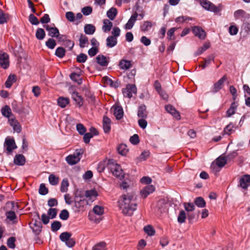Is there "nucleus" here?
Listing matches in <instances>:
<instances>
[{"mask_svg":"<svg viewBox=\"0 0 250 250\" xmlns=\"http://www.w3.org/2000/svg\"><path fill=\"white\" fill-rule=\"evenodd\" d=\"M8 18V14L4 13L3 11L0 9V24L6 23Z\"/></svg>","mask_w":250,"mask_h":250,"instance_id":"obj_44","label":"nucleus"},{"mask_svg":"<svg viewBox=\"0 0 250 250\" xmlns=\"http://www.w3.org/2000/svg\"><path fill=\"white\" fill-rule=\"evenodd\" d=\"M152 26V22L150 21H145L140 26L141 30L143 32L148 31Z\"/></svg>","mask_w":250,"mask_h":250,"instance_id":"obj_38","label":"nucleus"},{"mask_svg":"<svg viewBox=\"0 0 250 250\" xmlns=\"http://www.w3.org/2000/svg\"><path fill=\"white\" fill-rule=\"evenodd\" d=\"M48 180L51 185L55 186L59 183V178L54 174H51L49 176Z\"/></svg>","mask_w":250,"mask_h":250,"instance_id":"obj_46","label":"nucleus"},{"mask_svg":"<svg viewBox=\"0 0 250 250\" xmlns=\"http://www.w3.org/2000/svg\"><path fill=\"white\" fill-rule=\"evenodd\" d=\"M215 57L213 55L208 56L207 58H205L204 61L201 63L199 67H201L203 69H205L207 66L209 65L212 61L214 60Z\"/></svg>","mask_w":250,"mask_h":250,"instance_id":"obj_27","label":"nucleus"},{"mask_svg":"<svg viewBox=\"0 0 250 250\" xmlns=\"http://www.w3.org/2000/svg\"><path fill=\"white\" fill-rule=\"evenodd\" d=\"M186 219V214L185 211L183 210L180 211L177 218L178 222L180 224H182L185 222Z\"/></svg>","mask_w":250,"mask_h":250,"instance_id":"obj_54","label":"nucleus"},{"mask_svg":"<svg viewBox=\"0 0 250 250\" xmlns=\"http://www.w3.org/2000/svg\"><path fill=\"white\" fill-rule=\"evenodd\" d=\"M119 66L121 69H128L131 66V61L126 60H122L119 62Z\"/></svg>","mask_w":250,"mask_h":250,"instance_id":"obj_29","label":"nucleus"},{"mask_svg":"<svg viewBox=\"0 0 250 250\" xmlns=\"http://www.w3.org/2000/svg\"><path fill=\"white\" fill-rule=\"evenodd\" d=\"M239 185L243 189H247L250 186V175L246 174L241 177Z\"/></svg>","mask_w":250,"mask_h":250,"instance_id":"obj_12","label":"nucleus"},{"mask_svg":"<svg viewBox=\"0 0 250 250\" xmlns=\"http://www.w3.org/2000/svg\"><path fill=\"white\" fill-rule=\"evenodd\" d=\"M94 212L98 215H101L104 213V208L100 206H95L93 209Z\"/></svg>","mask_w":250,"mask_h":250,"instance_id":"obj_63","label":"nucleus"},{"mask_svg":"<svg viewBox=\"0 0 250 250\" xmlns=\"http://www.w3.org/2000/svg\"><path fill=\"white\" fill-rule=\"evenodd\" d=\"M83 153L81 149H77L73 154L69 155L65 158L67 163L70 165H74L78 163L81 159V156Z\"/></svg>","mask_w":250,"mask_h":250,"instance_id":"obj_3","label":"nucleus"},{"mask_svg":"<svg viewBox=\"0 0 250 250\" xmlns=\"http://www.w3.org/2000/svg\"><path fill=\"white\" fill-rule=\"evenodd\" d=\"M98 195L97 191L95 189L86 190L85 193V196L88 198V200L92 202Z\"/></svg>","mask_w":250,"mask_h":250,"instance_id":"obj_24","label":"nucleus"},{"mask_svg":"<svg viewBox=\"0 0 250 250\" xmlns=\"http://www.w3.org/2000/svg\"><path fill=\"white\" fill-rule=\"evenodd\" d=\"M200 4L207 10L210 11L215 13L220 11L219 7L216 6L208 0H198Z\"/></svg>","mask_w":250,"mask_h":250,"instance_id":"obj_4","label":"nucleus"},{"mask_svg":"<svg viewBox=\"0 0 250 250\" xmlns=\"http://www.w3.org/2000/svg\"><path fill=\"white\" fill-rule=\"evenodd\" d=\"M71 236V233L68 232H64L62 233L59 237L62 242H66Z\"/></svg>","mask_w":250,"mask_h":250,"instance_id":"obj_53","label":"nucleus"},{"mask_svg":"<svg viewBox=\"0 0 250 250\" xmlns=\"http://www.w3.org/2000/svg\"><path fill=\"white\" fill-rule=\"evenodd\" d=\"M62 227V224L58 221H54L51 225V229L52 231L55 232L58 230Z\"/></svg>","mask_w":250,"mask_h":250,"instance_id":"obj_51","label":"nucleus"},{"mask_svg":"<svg viewBox=\"0 0 250 250\" xmlns=\"http://www.w3.org/2000/svg\"><path fill=\"white\" fill-rule=\"evenodd\" d=\"M43 27L45 28L46 31H48V35L49 36L52 38H56L59 35V29L56 27H51L50 25H44Z\"/></svg>","mask_w":250,"mask_h":250,"instance_id":"obj_9","label":"nucleus"},{"mask_svg":"<svg viewBox=\"0 0 250 250\" xmlns=\"http://www.w3.org/2000/svg\"><path fill=\"white\" fill-rule=\"evenodd\" d=\"M210 47V44L209 43H205L203 45L199 48L197 51L195 52V55L198 56L202 54L204 52L207 50Z\"/></svg>","mask_w":250,"mask_h":250,"instance_id":"obj_43","label":"nucleus"},{"mask_svg":"<svg viewBox=\"0 0 250 250\" xmlns=\"http://www.w3.org/2000/svg\"><path fill=\"white\" fill-rule=\"evenodd\" d=\"M0 66L3 69H7L9 66V56L2 51H0Z\"/></svg>","mask_w":250,"mask_h":250,"instance_id":"obj_7","label":"nucleus"},{"mask_svg":"<svg viewBox=\"0 0 250 250\" xmlns=\"http://www.w3.org/2000/svg\"><path fill=\"white\" fill-rule=\"evenodd\" d=\"M4 146L8 153H11L17 147L13 139L6 138L4 142Z\"/></svg>","mask_w":250,"mask_h":250,"instance_id":"obj_8","label":"nucleus"},{"mask_svg":"<svg viewBox=\"0 0 250 250\" xmlns=\"http://www.w3.org/2000/svg\"><path fill=\"white\" fill-rule=\"evenodd\" d=\"M69 186L68 181L67 179H63L61 183L60 190L62 192H65L68 190V187Z\"/></svg>","mask_w":250,"mask_h":250,"instance_id":"obj_47","label":"nucleus"},{"mask_svg":"<svg viewBox=\"0 0 250 250\" xmlns=\"http://www.w3.org/2000/svg\"><path fill=\"white\" fill-rule=\"evenodd\" d=\"M65 54V50L62 47H58L55 51V55L60 58H62Z\"/></svg>","mask_w":250,"mask_h":250,"instance_id":"obj_50","label":"nucleus"},{"mask_svg":"<svg viewBox=\"0 0 250 250\" xmlns=\"http://www.w3.org/2000/svg\"><path fill=\"white\" fill-rule=\"evenodd\" d=\"M192 32L195 36L200 39H204L206 37L205 31L199 26H194L192 28Z\"/></svg>","mask_w":250,"mask_h":250,"instance_id":"obj_14","label":"nucleus"},{"mask_svg":"<svg viewBox=\"0 0 250 250\" xmlns=\"http://www.w3.org/2000/svg\"><path fill=\"white\" fill-rule=\"evenodd\" d=\"M237 104L235 101L231 104L229 108L227 110L226 112L227 117H229L231 115H233L235 113V110L237 107Z\"/></svg>","mask_w":250,"mask_h":250,"instance_id":"obj_33","label":"nucleus"},{"mask_svg":"<svg viewBox=\"0 0 250 250\" xmlns=\"http://www.w3.org/2000/svg\"><path fill=\"white\" fill-rule=\"evenodd\" d=\"M89 201L85 199V197L82 195H76L74 198L75 207L78 209L83 208L88 204Z\"/></svg>","mask_w":250,"mask_h":250,"instance_id":"obj_5","label":"nucleus"},{"mask_svg":"<svg viewBox=\"0 0 250 250\" xmlns=\"http://www.w3.org/2000/svg\"><path fill=\"white\" fill-rule=\"evenodd\" d=\"M138 17V14L137 12L134 13L125 24V28L126 29H131L133 27Z\"/></svg>","mask_w":250,"mask_h":250,"instance_id":"obj_19","label":"nucleus"},{"mask_svg":"<svg viewBox=\"0 0 250 250\" xmlns=\"http://www.w3.org/2000/svg\"><path fill=\"white\" fill-rule=\"evenodd\" d=\"M108 165L112 174L117 178H123L124 173L121 166L115 163L113 159H110L108 161Z\"/></svg>","mask_w":250,"mask_h":250,"instance_id":"obj_2","label":"nucleus"},{"mask_svg":"<svg viewBox=\"0 0 250 250\" xmlns=\"http://www.w3.org/2000/svg\"><path fill=\"white\" fill-rule=\"evenodd\" d=\"M123 93L124 97L131 98L132 97V94L137 93V88L134 84H128L126 88L123 89Z\"/></svg>","mask_w":250,"mask_h":250,"instance_id":"obj_6","label":"nucleus"},{"mask_svg":"<svg viewBox=\"0 0 250 250\" xmlns=\"http://www.w3.org/2000/svg\"><path fill=\"white\" fill-rule=\"evenodd\" d=\"M42 224L40 222L36 221L33 224V230L37 234H39L42 230Z\"/></svg>","mask_w":250,"mask_h":250,"instance_id":"obj_48","label":"nucleus"},{"mask_svg":"<svg viewBox=\"0 0 250 250\" xmlns=\"http://www.w3.org/2000/svg\"><path fill=\"white\" fill-rule=\"evenodd\" d=\"M96 62L102 66H107L108 61L107 58L103 55H99L96 57Z\"/></svg>","mask_w":250,"mask_h":250,"instance_id":"obj_23","label":"nucleus"},{"mask_svg":"<svg viewBox=\"0 0 250 250\" xmlns=\"http://www.w3.org/2000/svg\"><path fill=\"white\" fill-rule=\"evenodd\" d=\"M227 161V157L221 155L216 159V164L218 167H222L226 164Z\"/></svg>","mask_w":250,"mask_h":250,"instance_id":"obj_35","label":"nucleus"},{"mask_svg":"<svg viewBox=\"0 0 250 250\" xmlns=\"http://www.w3.org/2000/svg\"><path fill=\"white\" fill-rule=\"evenodd\" d=\"M8 122L15 131L20 133L21 131V126L15 117L9 118Z\"/></svg>","mask_w":250,"mask_h":250,"instance_id":"obj_13","label":"nucleus"},{"mask_svg":"<svg viewBox=\"0 0 250 250\" xmlns=\"http://www.w3.org/2000/svg\"><path fill=\"white\" fill-rule=\"evenodd\" d=\"M144 231L149 236H153L155 234V230L151 225L145 226L144 228Z\"/></svg>","mask_w":250,"mask_h":250,"instance_id":"obj_49","label":"nucleus"},{"mask_svg":"<svg viewBox=\"0 0 250 250\" xmlns=\"http://www.w3.org/2000/svg\"><path fill=\"white\" fill-rule=\"evenodd\" d=\"M119 203L122 212L125 215L131 216L136 209L137 204L133 192L122 195Z\"/></svg>","mask_w":250,"mask_h":250,"instance_id":"obj_1","label":"nucleus"},{"mask_svg":"<svg viewBox=\"0 0 250 250\" xmlns=\"http://www.w3.org/2000/svg\"><path fill=\"white\" fill-rule=\"evenodd\" d=\"M48 192V189L46 188L45 184H41L39 189V193L42 195H45Z\"/></svg>","mask_w":250,"mask_h":250,"instance_id":"obj_57","label":"nucleus"},{"mask_svg":"<svg viewBox=\"0 0 250 250\" xmlns=\"http://www.w3.org/2000/svg\"><path fill=\"white\" fill-rule=\"evenodd\" d=\"M57 103L59 106L64 108L69 103V99L68 98L61 97L58 99Z\"/></svg>","mask_w":250,"mask_h":250,"instance_id":"obj_34","label":"nucleus"},{"mask_svg":"<svg viewBox=\"0 0 250 250\" xmlns=\"http://www.w3.org/2000/svg\"><path fill=\"white\" fill-rule=\"evenodd\" d=\"M111 109L117 120H120L123 117L124 111L121 106L114 105L113 106Z\"/></svg>","mask_w":250,"mask_h":250,"instance_id":"obj_10","label":"nucleus"},{"mask_svg":"<svg viewBox=\"0 0 250 250\" xmlns=\"http://www.w3.org/2000/svg\"><path fill=\"white\" fill-rule=\"evenodd\" d=\"M111 120L106 116H104L103 119V127L105 133H108L111 129Z\"/></svg>","mask_w":250,"mask_h":250,"instance_id":"obj_16","label":"nucleus"},{"mask_svg":"<svg viewBox=\"0 0 250 250\" xmlns=\"http://www.w3.org/2000/svg\"><path fill=\"white\" fill-rule=\"evenodd\" d=\"M148 112L146 111V107L145 104H141L138 108L137 116L141 119L147 118Z\"/></svg>","mask_w":250,"mask_h":250,"instance_id":"obj_20","label":"nucleus"},{"mask_svg":"<svg viewBox=\"0 0 250 250\" xmlns=\"http://www.w3.org/2000/svg\"><path fill=\"white\" fill-rule=\"evenodd\" d=\"M76 128H77V130L78 131V132L81 135H83L86 131V129L84 127V126L83 124H80V123L78 124L77 125Z\"/></svg>","mask_w":250,"mask_h":250,"instance_id":"obj_59","label":"nucleus"},{"mask_svg":"<svg viewBox=\"0 0 250 250\" xmlns=\"http://www.w3.org/2000/svg\"><path fill=\"white\" fill-rule=\"evenodd\" d=\"M14 163L18 166H23L25 163V158L22 154H17L14 158Z\"/></svg>","mask_w":250,"mask_h":250,"instance_id":"obj_25","label":"nucleus"},{"mask_svg":"<svg viewBox=\"0 0 250 250\" xmlns=\"http://www.w3.org/2000/svg\"><path fill=\"white\" fill-rule=\"evenodd\" d=\"M87 59V56L84 53H81L77 56L76 60L79 63H84Z\"/></svg>","mask_w":250,"mask_h":250,"instance_id":"obj_55","label":"nucleus"},{"mask_svg":"<svg viewBox=\"0 0 250 250\" xmlns=\"http://www.w3.org/2000/svg\"><path fill=\"white\" fill-rule=\"evenodd\" d=\"M233 125L232 124L230 123L227 125L224 129V134L230 135L233 131Z\"/></svg>","mask_w":250,"mask_h":250,"instance_id":"obj_58","label":"nucleus"},{"mask_svg":"<svg viewBox=\"0 0 250 250\" xmlns=\"http://www.w3.org/2000/svg\"><path fill=\"white\" fill-rule=\"evenodd\" d=\"M71 98L75 102L76 105L79 107H81L83 104V99L79 95L77 91H74L71 94Z\"/></svg>","mask_w":250,"mask_h":250,"instance_id":"obj_11","label":"nucleus"},{"mask_svg":"<svg viewBox=\"0 0 250 250\" xmlns=\"http://www.w3.org/2000/svg\"><path fill=\"white\" fill-rule=\"evenodd\" d=\"M226 80V75H224L215 83L213 85V92L216 93L222 89L224 83Z\"/></svg>","mask_w":250,"mask_h":250,"instance_id":"obj_15","label":"nucleus"},{"mask_svg":"<svg viewBox=\"0 0 250 250\" xmlns=\"http://www.w3.org/2000/svg\"><path fill=\"white\" fill-rule=\"evenodd\" d=\"M69 214L68 211L66 209H63L60 214V218L62 220H66L69 217Z\"/></svg>","mask_w":250,"mask_h":250,"instance_id":"obj_62","label":"nucleus"},{"mask_svg":"<svg viewBox=\"0 0 250 250\" xmlns=\"http://www.w3.org/2000/svg\"><path fill=\"white\" fill-rule=\"evenodd\" d=\"M194 204L199 208H204L206 206V202L202 197H198L195 199Z\"/></svg>","mask_w":250,"mask_h":250,"instance_id":"obj_40","label":"nucleus"},{"mask_svg":"<svg viewBox=\"0 0 250 250\" xmlns=\"http://www.w3.org/2000/svg\"><path fill=\"white\" fill-rule=\"evenodd\" d=\"M2 115L5 117L9 118L15 117L11 112V108L8 105H5L1 110Z\"/></svg>","mask_w":250,"mask_h":250,"instance_id":"obj_26","label":"nucleus"},{"mask_svg":"<svg viewBox=\"0 0 250 250\" xmlns=\"http://www.w3.org/2000/svg\"><path fill=\"white\" fill-rule=\"evenodd\" d=\"M155 190V187L152 185H147L141 191V196L146 198Z\"/></svg>","mask_w":250,"mask_h":250,"instance_id":"obj_17","label":"nucleus"},{"mask_svg":"<svg viewBox=\"0 0 250 250\" xmlns=\"http://www.w3.org/2000/svg\"><path fill=\"white\" fill-rule=\"evenodd\" d=\"M177 29L175 27L171 28L167 32V38L168 40H174L175 37H174V33Z\"/></svg>","mask_w":250,"mask_h":250,"instance_id":"obj_56","label":"nucleus"},{"mask_svg":"<svg viewBox=\"0 0 250 250\" xmlns=\"http://www.w3.org/2000/svg\"><path fill=\"white\" fill-rule=\"evenodd\" d=\"M104 25L102 29L104 32H109L113 26L112 22L108 19H104L103 21Z\"/></svg>","mask_w":250,"mask_h":250,"instance_id":"obj_31","label":"nucleus"},{"mask_svg":"<svg viewBox=\"0 0 250 250\" xmlns=\"http://www.w3.org/2000/svg\"><path fill=\"white\" fill-rule=\"evenodd\" d=\"M117 150L120 154L124 156L126 154L128 149L125 144H122L118 146Z\"/></svg>","mask_w":250,"mask_h":250,"instance_id":"obj_39","label":"nucleus"},{"mask_svg":"<svg viewBox=\"0 0 250 250\" xmlns=\"http://www.w3.org/2000/svg\"><path fill=\"white\" fill-rule=\"evenodd\" d=\"M48 214L51 219L55 218L57 214V209L55 208H50L48 210Z\"/></svg>","mask_w":250,"mask_h":250,"instance_id":"obj_64","label":"nucleus"},{"mask_svg":"<svg viewBox=\"0 0 250 250\" xmlns=\"http://www.w3.org/2000/svg\"><path fill=\"white\" fill-rule=\"evenodd\" d=\"M106 244L105 242H100L95 245L92 250H105Z\"/></svg>","mask_w":250,"mask_h":250,"instance_id":"obj_61","label":"nucleus"},{"mask_svg":"<svg viewBox=\"0 0 250 250\" xmlns=\"http://www.w3.org/2000/svg\"><path fill=\"white\" fill-rule=\"evenodd\" d=\"M106 41V46L109 48L115 46L117 43V39L110 36L107 38Z\"/></svg>","mask_w":250,"mask_h":250,"instance_id":"obj_32","label":"nucleus"},{"mask_svg":"<svg viewBox=\"0 0 250 250\" xmlns=\"http://www.w3.org/2000/svg\"><path fill=\"white\" fill-rule=\"evenodd\" d=\"M45 36V33L44 30L41 28H39L37 29L36 32V37L39 40H42Z\"/></svg>","mask_w":250,"mask_h":250,"instance_id":"obj_42","label":"nucleus"},{"mask_svg":"<svg viewBox=\"0 0 250 250\" xmlns=\"http://www.w3.org/2000/svg\"><path fill=\"white\" fill-rule=\"evenodd\" d=\"M16 76L14 75H10L5 82V84L7 88H10L13 83L15 82Z\"/></svg>","mask_w":250,"mask_h":250,"instance_id":"obj_45","label":"nucleus"},{"mask_svg":"<svg viewBox=\"0 0 250 250\" xmlns=\"http://www.w3.org/2000/svg\"><path fill=\"white\" fill-rule=\"evenodd\" d=\"M79 45L81 48H84L89 44L88 38L83 34H81L79 39Z\"/></svg>","mask_w":250,"mask_h":250,"instance_id":"obj_30","label":"nucleus"},{"mask_svg":"<svg viewBox=\"0 0 250 250\" xmlns=\"http://www.w3.org/2000/svg\"><path fill=\"white\" fill-rule=\"evenodd\" d=\"M12 108L14 111L20 114L26 113L25 107H23L21 104H13Z\"/></svg>","mask_w":250,"mask_h":250,"instance_id":"obj_28","label":"nucleus"},{"mask_svg":"<svg viewBox=\"0 0 250 250\" xmlns=\"http://www.w3.org/2000/svg\"><path fill=\"white\" fill-rule=\"evenodd\" d=\"M234 17L236 20L239 19L241 18H244L247 17V13L244 10L239 9L234 12Z\"/></svg>","mask_w":250,"mask_h":250,"instance_id":"obj_41","label":"nucleus"},{"mask_svg":"<svg viewBox=\"0 0 250 250\" xmlns=\"http://www.w3.org/2000/svg\"><path fill=\"white\" fill-rule=\"evenodd\" d=\"M95 27L91 24H87L85 25L84 27V31L86 34L92 35L95 32Z\"/></svg>","mask_w":250,"mask_h":250,"instance_id":"obj_36","label":"nucleus"},{"mask_svg":"<svg viewBox=\"0 0 250 250\" xmlns=\"http://www.w3.org/2000/svg\"><path fill=\"white\" fill-rule=\"evenodd\" d=\"M157 208L160 213L165 212L167 208V203L166 200L163 199H160L157 202Z\"/></svg>","mask_w":250,"mask_h":250,"instance_id":"obj_22","label":"nucleus"},{"mask_svg":"<svg viewBox=\"0 0 250 250\" xmlns=\"http://www.w3.org/2000/svg\"><path fill=\"white\" fill-rule=\"evenodd\" d=\"M165 109L168 113L171 114L177 119L179 120L180 119L179 112L175 109L173 106L170 104L167 105L165 106Z\"/></svg>","mask_w":250,"mask_h":250,"instance_id":"obj_21","label":"nucleus"},{"mask_svg":"<svg viewBox=\"0 0 250 250\" xmlns=\"http://www.w3.org/2000/svg\"><path fill=\"white\" fill-rule=\"evenodd\" d=\"M46 46L50 49H53L56 45V42L55 40L52 38H49L45 42Z\"/></svg>","mask_w":250,"mask_h":250,"instance_id":"obj_52","label":"nucleus"},{"mask_svg":"<svg viewBox=\"0 0 250 250\" xmlns=\"http://www.w3.org/2000/svg\"><path fill=\"white\" fill-rule=\"evenodd\" d=\"M6 219L11 222L13 224H16L18 222V217L14 211L10 210L5 212Z\"/></svg>","mask_w":250,"mask_h":250,"instance_id":"obj_18","label":"nucleus"},{"mask_svg":"<svg viewBox=\"0 0 250 250\" xmlns=\"http://www.w3.org/2000/svg\"><path fill=\"white\" fill-rule=\"evenodd\" d=\"M15 241L16 238L14 237H11L9 238L7 241V245L8 247L11 249H14L15 248Z\"/></svg>","mask_w":250,"mask_h":250,"instance_id":"obj_60","label":"nucleus"},{"mask_svg":"<svg viewBox=\"0 0 250 250\" xmlns=\"http://www.w3.org/2000/svg\"><path fill=\"white\" fill-rule=\"evenodd\" d=\"M117 9L116 8L112 7L107 11L106 15L110 20H113L117 16Z\"/></svg>","mask_w":250,"mask_h":250,"instance_id":"obj_37","label":"nucleus"}]
</instances>
